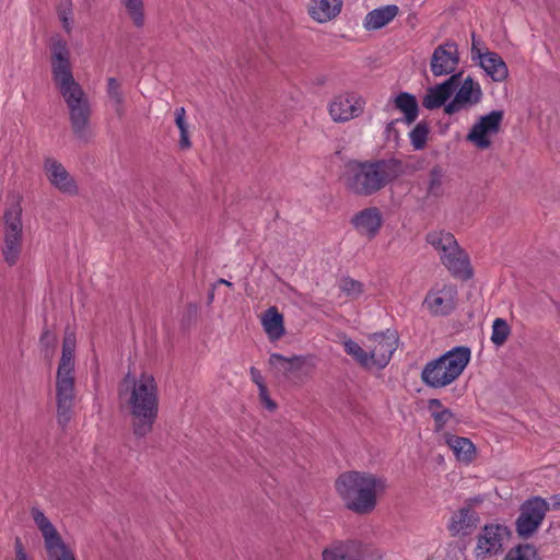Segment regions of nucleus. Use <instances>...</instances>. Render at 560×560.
<instances>
[{
	"label": "nucleus",
	"mask_w": 560,
	"mask_h": 560,
	"mask_svg": "<svg viewBox=\"0 0 560 560\" xmlns=\"http://www.w3.org/2000/svg\"><path fill=\"white\" fill-rule=\"evenodd\" d=\"M118 398L128 408L132 434L142 439L151 433L159 412V389L153 375L143 372L137 378L127 373L119 383Z\"/></svg>",
	"instance_id": "2"
},
{
	"label": "nucleus",
	"mask_w": 560,
	"mask_h": 560,
	"mask_svg": "<svg viewBox=\"0 0 560 560\" xmlns=\"http://www.w3.org/2000/svg\"><path fill=\"white\" fill-rule=\"evenodd\" d=\"M441 261L455 277L467 280L472 276L468 256L458 246L457 242L450 249L447 248L444 254H441Z\"/></svg>",
	"instance_id": "17"
},
{
	"label": "nucleus",
	"mask_w": 560,
	"mask_h": 560,
	"mask_svg": "<svg viewBox=\"0 0 560 560\" xmlns=\"http://www.w3.org/2000/svg\"><path fill=\"white\" fill-rule=\"evenodd\" d=\"M306 363V358L302 355H292L290 358L280 353H272L269 358V365L277 374L288 376L299 372Z\"/></svg>",
	"instance_id": "23"
},
{
	"label": "nucleus",
	"mask_w": 560,
	"mask_h": 560,
	"mask_svg": "<svg viewBox=\"0 0 560 560\" xmlns=\"http://www.w3.org/2000/svg\"><path fill=\"white\" fill-rule=\"evenodd\" d=\"M32 517L44 537V545L49 560H75L73 551L38 508H32Z\"/></svg>",
	"instance_id": "9"
},
{
	"label": "nucleus",
	"mask_w": 560,
	"mask_h": 560,
	"mask_svg": "<svg viewBox=\"0 0 560 560\" xmlns=\"http://www.w3.org/2000/svg\"><path fill=\"white\" fill-rule=\"evenodd\" d=\"M550 500H551L552 509L559 510L560 509V493L552 495Z\"/></svg>",
	"instance_id": "47"
},
{
	"label": "nucleus",
	"mask_w": 560,
	"mask_h": 560,
	"mask_svg": "<svg viewBox=\"0 0 560 560\" xmlns=\"http://www.w3.org/2000/svg\"><path fill=\"white\" fill-rule=\"evenodd\" d=\"M15 560H27V556H26L25 551L16 550Z\"/></svg>",
	"instance_id": "49"
},
{
	"label": "nucleus",
	"mask_w": 560,
	"mask_h": 560,
	"mask_svg": "<svg viewBox=\"0 0 560 560\" xmlns=\"http://www.w3.org/2000/svg\"><path fill=\"white\" fill-rule=\"evenodd\" d=\"M427 242L432 245L441 254H444L446 249L455 245L457 242L452 233L443 231H433L427 234Z\"/></svg>",
	"instance_id": "31"
},
{
	"label": "nucleus",
	"mask_w": 560,
	"mask_h": 560,
	"mask_svg": "<svg viewBox=\"0 0 560 560\" xmlns=\"http://www.w3.org/2000/svg\"><path fill=\"white\" fill-rule=\"evenodd\" d=\"M22 209L19 203H14L5 209L3 214L4 222V246L2 255L4 261L13 266L16 264L22 248Z\"/></svg>",
	"instance_id": "7"
},
{
	"label": "nucleus",
	"mask_w": 560,
	"mask_h": 560,
	"mask_svg": "<svg viewBox=\"0 0 560 560\" xmlns=\"http://www.w3.org/2000/svg\"><path fill=\"white\" fill-rule=\"evenodd\" d=\"M396 4H387L370 11L364 19V27L368 31H375L392 22L398 14Z\"/></svg>",
	"instance_id": "22"
},
{
	"label": "nucleus",
	"mask_w": 560,
	"mask_h": 560,
	"mask_svg": "<svg viewBox=\"0 0 560 560\" xmlns=\"http://www.w3.org/2000/svg\"><path fill=\"white\" fill-rule=\"evenodd\" d=\"M430 132L429 124L424 120L419 121L410 131L409 138L415 150H422L427 145Z\"/></svg>",
	"instance_id": "34"
},
{
	"label": "nucleus",
	"mask_w": 560,
	"mask_h": 560,
	"mask_svg": "<svg viewBox=\"0 0 560 560\" xmlns=\"http://www.w3.org/2000/svg\"><path fill=\"white\" fill-rule=\"evenodd\" d=\"M39 343L43 348L45 358L50 359L54 355L57 346L56 334H54L49 328L45 327L40 335Z\"/></svg>",
	"instance_id": "39"
},
{
	"label": "nucleus",
	"mask_w": 560,
	"mask_h": 560,
	"mask_svg": "<svg viewBox=\"0 0 560 560\" xmlns=\"http://www.w3.org/2000/svg\"><path fill=\"white\" fill-rule=\"evenodd\" d=\"M471 38H472L471 59L474 61L478 60L479 62H481V59H483V57L486 56V52H481V50L479 48H475V33L471 34Z\"/></svg>",
	"instance_id": "44"
},
{
	"label": "nucleus",
	"mask_w": 560,
	"mask_h": 560,
	"mask_svg": "<svg viewBox=\"0 0 560 560\" xmlns=\"http://www.w3.org/2000/svg\"><path fill=\"white\" fill-rule=\"evenodd\" d=\"M340 290L350 299H357L363 293L364 285L362 282L350 277H343L340 280Z\"/></svg>",
	"instance_id": "38"
},
{
	"label": "nucleus",
	"mask_w": 560,
	"mask_h": 560,
	"mask_svg": "<svg viewBox=\"0 0 560 560\" xmlns=\"http://www.w3.org/2000/svg\"><path fill=\"white\" fill-rule=\"evenodd\" d=\"M459 63L458 46L455 42L439 45L432 54L430 69L434 77L455 74Z\"/></svg>",
	"instance_id": "13"
},
{
	"label": "nucleus",
	"mask_w": 560,
	"mask_h": 560,
	"mask_svg": "<svg viewBox=\"0 0 560 560\" xmlns=\"http://www.w3.org/2000/svg\"><path fill=\"white\" fill-rule=\"evenodd\" d=\"M343 348L346 353L351 355L361 366H372L370 351H365L358 342L348 339L343 342Z\"/></svg>",
	"instance_id": "33"
},
{
	"label": "nucleus",
	"mask_w": 560,
	"mask_h": 560,
	"mask_svg": "<svg viewBox=\"0 0 560 560\" xmlns=\"http://www.w3.org/2000/svg\"><path fill=\"white\" fill-rule=\"evenodd\" d=\"M341 7L342 0H312L308 12L315 21L325 23L336 18Z\"/></svg>",
	"instance_id": "24"
},
{
	"label": "nucleus",
	"mask_w": 560,
	"mask_h": 560,
	"mask_svg": "<svg viewBox=\"0 0 560 560\" xmlns=\"http://www.w3.org/2000/svg\"><path fill=\"white\" fill-rule=\"evenodd\" d=\"M52 81L68 108L74 137L88 143L92 139L90 129L91 107L82 86L72 73L71 52L60 36L52 37L49 46Z\"/></svg>",
	"instance_id": "1"
},
{
	"label": "nucleus",
	"mask_w": 560,
	"mask_h": 560,
	"mask_svg": "<svg viewBox=\"0 0 560 560\" xmlns=\"http://www.w3.org/2000/svg\"><path fill=\"white\" fill-rule=\"evenodd\" d=\"M475 48H478L477 42L475 40Z\"/></svg>",
	"instance_id": "53"
},
{
	"label": "nucleus",
	"mask_w": 560,
	"mask_h": 560,
	"mask_svg": "<svg viewBox=\"0 0 560 560\" xmlns=\"http://www.w3.org/2000/svg\"><path fill=\"white\" fill-rule=\"evenodd\" d=\"M442 408H443V405H442L441 400L438 398H432L428 401V409L431 411V413L433 411H438L439 409L442 410Z\"/></svg>",
	"instance_id": "46"
},
{
	"label": "nucleus",
	"mask_w": 560,
	"mask_h": 560,
	"mask_svg": "<svg viewBox=\"0 0 560 560\" xmlns=\"http://www.w3.org/2000/svg\"><path fill=\"white\" fill-rule=\"evenodd\" d=\"M456 287L443 284L441 289L428 293L424 304L434 315H448L456 307Z\"/></svg>",
	"instance_id": "16"
},
{
	"label": "nucleus",
	"mask_w": 560,
	"mask_h": 560,
	"mask_svg": "<svg viewBox=\"0 0 560 560\" xmlns=\"http://www.w3.org/2000/svg\"><path fill=\"white\" fill-rule=\"evenodd\" d=\"M510 535L506 526L500 524L485 525L478 536L477 556L498 553L502 550L503 539Z\"/></svg>",
	"instance_id": "15"
},
{
	"label": "nucleus",
	"mask_w": 560,
	"mask_h": 560,
	"mask_svg": "<svg viewBox=\"0 0 560 560\" xmlns=\"http://www.w3.org/2000/svg\"><path fill=\"white\" fill-rule=\"evenodd\" d=\"M261 324L271 340H277L284 335L283 316L276 306L264 312Z\"/></svg>",
	"instance_id": "27"
},
{
	"label": "nucleus",
	"mask_w": 560,
	"mask_h": 560,
	"mask_svg": "<svg viewBox=\"0 0 560 560\" xmlns=\"http://www.w3.org/2000/svg\"><path fill=\"white\" fill-rule=\"evenodd\" d=\"M463 73V71H459L455 74H452L445 81L429 88L422 98V106L430 110L440 108L442 106L445 107L447 104L446 102L452 97L458 88Z\"/></svg>",
	"instance_id": "14"
},
{
	"label": "nucleus",
	"mask_w": 560,
	"mask_h": 560,
	"mask_svg": "<svg viewBox=\"0 0 560 560\" xmlns=\"http://www.w3.org/2000/svg\"><path fill=\"white\" fill-rule=\"evenodd\" d=\"M107 94L109 98L115 103V112L121 117L124 115V95L121 92L120 83L115 78L107 80Z\"/></svg>",
	"instance_id": "35"
},
{
	"label": "nucleus",
	"mask_w": 560,
	"mask_h": 560,
	"mask_svg": "<svg viewBox=\"0 0 560 560\" xmlns=\"http://www.w3.org/2000/svg\"><path fill=\"white\" fill-rule=\"evenodd\" d=\"M249 372H250L252 381L258 386V388H260V386H266V384L264 383L261 373L258 369L252 366Z\"/></svg>",
	"instance_id": "43"
},
{
	"label": "nucleus",
	"mask_w": 560,
	"mask_h": 560,
	"mask_svg": "<svg viewBox=\"0 0 560 560\" xmlns=\"http://www.w3.org/2000/svg\"><path fill=\"white\" fill-rule=\"evenodd\" d=\"M453 95V100L444 107V113L450 116L479 104L483 92L480 84L468 75L465 79L460 78V83Z\"/></svg>",
	"instance_id": "11"
},
{
	"label": "nucleus",
	"mask_w": 560,
	"mask_h": 560,
	"mask_svg": "<svg viewBox=\"0 0 560 560\" xmlns=\"http://www.w3.org/2000/svg\"><path fill=\"white\" fill-rule=\"evenodd\" d=\"M405 173L402 161L377 159L369 161L351 160L345 166L343 183L353 195L369 197L383 189Z\"/></svg>",
	"instance_id": "3"
},
{
	"label": "nucleus",
	"mask_w": 560,
	"mask_h": 560,
	"mask_svg": "<svg viewBox=\"0 0 560 560\" xmlns=\"http://www.w3.org/2000/svg\"><path fill=\"white\" fill-rule=\"evenodd\" d=\"M503 117L504 112L502 109L492 110L481 116L469 130L467 140L478 149L486 150L490 148L492 142L489 136L497 135L500 131Z\"/></svg>",
	"instance_id": "10"
},
{
	"label": "nucleus",
	"mask_w": 560,
	"mask_h": 560,
	"mask_svg": "<svg viewBox=\"0 0 560 560\" xmlns=\"http://www.w3.org/2000/svg\"><path fill=\"white\" fill-rule=\"evenodd\" d=\"M394 105L404 114V121L406 124L411 125L418 118L419 105L413 94L400 92L394 98Z\"/></svg>",
	"instance_id": "29"
},
{
	"label": "nucleus",
	"mask_w": 560,
	"mask_h": 560,
	"mask_svg": "<svg viewBox=\"0 0 560 560\" xmlns=\"http://www.w3.org/2000/svg\"><path fill=\"white\" fill-rule=\"evenodd\" d=\"M179 133H180L179 147L182 149H189L191 147V142L188 137V130H183Z\"/></svg>",
	"instance_id": "45"
},
{
	"label": "nucleus",
	"mask_w": 560,
	"mask_h": 560,
	"mask_svg": "<svg viewBox=\"0 0 560 560\" xmlns=\"http://www.w3.org/2000/svg\"><path fill=\"white\" fill-rule=\"evenodd\" d=\"M129 16L137 27H142L144 24L143 14V0H121Z\"/></svg>",
	"instance_id": "37"
},
{
	"label": "nucleus",
	"mask_w": 560,
	"mask_h": 560,
	"mask_svg": "<svg viewBox=\"0 0 560 560\" xmlns=\"http://www.w3.org/2000/svg\"><path fill=\"white\" fill-rule=\"evenodd\" d=\"M213 287H215V284ZM213 298H214V288H212L211 291L209 292V295H208L209 302H212Z\"/></svg>",
	"instance_id": "52"
},
{
	"label": "nucleus",
	"mask_w": 560,
	"mask_h": 560,
	"mask_svg": "<svg viewBox=\"0 0 560 560\" xmlns=\"http://www.w3.org/2000/svg\"><path fill=\"white\" fill-rule=\"evenodd\" d=\"M385 488V480L370 472L347 471L336 480V490L345 506L359 515L369 514L375 509L377 492Z\"/></svg>",
	"instance_id": "4"
},
{
	"label": "nucleus",
	"mask_w": 560,
	"mask_h": 560,
	"mask_svg": "<svg viewBox=\"0 0 560 560\" xmlns=\"http://www.w3.org/2000/svg\"><path fill=\"white\" fill-rule=\"evenodd\" d=\"M550 504L541 497H532L520 506V514L515 521V530L520 538H530L540 527Z\"/></svg>",
	"instance_id": "8"
},
{
	"label": "nucleus",
	"mask_w": 560,
	"mask_h": 560,
	"mask_svg": "<svg viewBox=\"0 0 560 560\" xmlns=\"http://www.w3.org/2000/svg\"><path fill=\"white\" fill-rule=\"evenodd\" d=\"M479 523V515L470 509V506H464L455 512L451 518L448 529L454 534L464 533L475 528Z\"/></svg>",
	"instance_id": "26"
},
{
	"label": "nucleus",
	"mask_w": 560,
	"mask_h": 560,
	"mask_svg": "<svg viewBox=\"0 0 560 560\" xmlns=\"http://www.w3.org/2000/svg\"><path fill=\"white\" fill-rule=\"evenodd\" d=\"M175 116H176L175 124H176L177 128L179 129V132L183 130H188L187 124L185 121V108L184 107L177 108L175 112Z\"/></svg>",
	"instance_id": "42"
},
{
	"label": "nucleus",
	"mask_w": 560,
	"mask_h": 560,
	"mask_svg": "<svg viewBox=\"0 0 560 560\" xmlns=\"http://www.w3.org/2000/svg\"><path fill=\"white\" fill-rule=\"evenodd\" d=\"M431 416L434 420V431L441 432L445 424L454 417V413L448 408H442V410L433 411Z\"/></svg>",
	"instance_id": "40"
},
{
	"label": "nucleus",
	"mask_w": 560,
	"mask_h": 560,
	"mask_svg": "<svg viewBox=\"0 0 560 560\" xmlns=\"http://www.w3.org/2000/svg\"><path fill=\"white\" fill-rule=\"evenodd\" d=\"M445 178L446 171L440 164H435L429 170L425 189L427 199H439L443 196Z\"/></svg>",
	"instance_id": "28"
},
{
	"label": "nucleus",
	"mask_w": 560,
	"mask_h": 560,
	"mask_svg": "<svg viewBox=\"0 0 560 560\" xmlns=\"http://www.w3.org/2000/svg\"><path fill=\"white\" fill-rule=\"evenodd\" d=\"M447 445L454 451L456 457L464 462H470L474 457L475 445L467 438L447 433L445 435Z\"/></svg>",
	"instance_id": "30"
},
{
	"label": "nucleus",
	"mask_w": 560,
	"mask_h": 560,
	"mask_svg": "<svg viewBox=\"0 0 560 560\" xmlns=\"http://www.w3.org/2000/svg\"><path fill=\"white\" fill-rule=\"evenodd\" d=\"M259 389V399L266 409L269 411H275L277 409V404L273 401L268 393L267 386H260Z\"/></svg>",
	"instance_id": "41"
},
{
	"label": "nucleus",
	"mask_w": 560,
	"mask_h": 560,
	"mask_svg": "<svg viewBox=\"0 0 560 560\" xmlns=\"http://www.w3.org/2000/svg\"><path fill=\"white\" fill-rule=\"evenodd\" d=\"M470 349L456 347L429 361L421 372L422 382L431 388H442L459 377L470 360Z\"/></svg>",
	"instance_id": "6"
},
{
	"label": "nucleus",
	"mask_w": 560,
	"mask_h": 560,
	"mask_svg": "<svg viewBox=\"0 0 560 560\" xmlns=\"http://www.w3.org/2000/svg\"><path fill=\"white\" fill-rule=\"evenodd\" d=\"M217 284H224V285H226L229 288H233V283L232 282H230L229 280H225V279H222V278L217 281Z\"/></svg>",
	"instance_id": "50"
},
{
	"label": "nucleus",
	"mask_w": 560,
	"mask_h": 560,
	"mask_svg": "<svg viewBox=\"0 0 560 560\" xmlns=\"http://www.w3.org/2000/svg\"><path fill=\"white\" fill-rule=\"evenodd\" d=\"M323 560H363L361 544L357 540H335L322 552Z\"/></svg>",
	"instance_id": "19"
},
{
	"label": "nucleus",
	"mask_w": 560,
	"mask_h": 560,
	"mask_svg": "<svg viewBox=\"0 0 560 560\" xmlns=\"http://www.w3.org/2000/svg\"><path fill=\"white\" fill-rule=\"evenodd\" d=\"M16 550H21V551H24V548H23V545H22V541L19 537L15 538V551Z\"/></svg>",
	"instance_id": "51"
},
{
	"label": "nucleus",
	"mask_w": 560,
	"mask_h": 560,
	"mask_svg": "<svg viewBox=\"0 0 560 560\" xmlns=\"http://www.w3.org/2000/svg\"><path fill=\"white\" fill-rule=\"evenodd\" d=\"M351 224L359 234L372 240L382 226V214L378 208H365L351 218Z\"/></svg>",
	"instance_id": "18"
},
{
	"label": "nucleus",
	"mask_w": 560,
	"mask_h": 560,
	"mask_svg": "<svg viewBox=\"0 0 560 560\" xmlns=\"http://www.w3.org/2000/svg\"><path fill=\"white\" fill-rule=\"evenodd\" d=\"M503 560H539V558L534 545L518 544L506 552Z\"/></svg>",
	"instance_id": "32"
},
{
	"label": "nucleus",
	"mask_w": 560,
	"mask_h": 560,
	"mask_svg": "<svg viewBox=\"0 0 560 560\" xmlns=\"http://www.w3.org/2000/svg\"><path fill=\"white\" fill-rule=\"evenodd\" d=\"M362 108L358 106V102L353 96L335 97L329 106V114L335 121H347L353 117H358Z\"/></svg>",
	"instance_id": "21"
},
{
	"label": "nucleus",
	"mask_w": 560,
	"mask_h": 560,
	"mask_svg": "<svg viewBox=\"0 0 560 560\" xmlns=\"http://www.w3.org/2000/svg\"><path fill=\"white\" fill-rule=\"evenodd\" d=\"M511 334V327L503 318H495L492 324L491 341L497 346H503Z\"/></svg>",
	"instance_id": "36"
},
{
	"label": "nucleus",
	"mask_w": 560,
	"mask_h": 560,
	"mask_svg": "<svg viewBox=\"0 0 560 560\" xmlns=\"http://www.w3.org/2000/svg\"><path fill=\"white\" fill-rule=\"evenodd\" d=\"M399 121V119H396V120H392L390 122L387 124L386 126V131L388 133H390L392 131H394L395 133H397L396 129H395V125Z\"/></svg>",
	"instance_id": "48"
},
{
	"label": "nucleus",
	"mask_w": 560,
	"mask_h": 560,
	"mask_svg": "<svg viewBox=\"0 0 560 560\" xmlns=\"http://www.w3.org/2000/svg\"><path fill=\"white\" fill-rule=\"evenodd\" d=\"M479 66L495 82H502L509 75L506 63L502 57L494 51L487 50Z\"/></svg>",
	"instance_id": "25"
},
{
	"label": "nucleus",
	"mask_w": 560,
	"mask_h": 560,
	"mask_svg": "<svg viewBox=\"0 0 560 560\" xmlns=\"http://www.w3.org/2000/svg\"><path fill=\"white\" fill-rule=\"evenodd\" d=\"M45 168L51 185L62 192H75V183L61 163L54 159H46Z\"/></svg>",
	"instance_id": "20"
},
{
	"label": "nucleus",
	"mask_w": 560,
	"mask_h": 560,
	"mask_svg": "<svg viewBox=\"0 0 560 560\" xmlns=\"http://www.w3.org/2000/svg\"><path fill=\"white\" fill-rule=\"evenodd\" d=\"M369 341L372 343L369 346L372 365L378 369L385 368L397 349L398 334L387 329L385 332L374 334Z\"/></svg>",
	"instance_id": "12"
},
{
	"label": "nucleus",
	"mask_w": 560,
	"mask_h": 560,
	"mask_svg": "<svg viewBox=\"0 0 560 560\" xmlns=\"http://www.w3.org/2000/svg\"><path fill=\"white\" fill-rule=\"evenodd\" d=\"M75 334L67 327L65 329L61 358L56 374L57 422L65 430L73 416L75 383H74V353Z\"/></svg>",
	"instance_id": "5"
}]
</instances>
